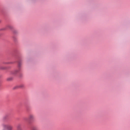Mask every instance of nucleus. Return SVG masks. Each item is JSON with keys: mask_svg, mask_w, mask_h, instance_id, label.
Wrapping results in <instances>:
<instances>
[{"mask_svg": "<svg viewBox=\"0 0 130 130\" xmlns=\"http://www.w3.org/2000/svg\"><path fill=\"white\" fill-rule=\"evenodd\" d=\"M5 128H6L7 130H11L12 129V127L9 125H4Z\"/></svg>", "mask_w": 130, "mask_h": 130, "instance_id": "nucleus-1", "label": "nucleus"}, {"mask_svg": "<svg viewBox=\"0 0 130 130\" xmlns=\"http://www.w3.org/2000/svg\"><path fill=\"white\" fill-rule=\"evenodd\" d=\"M21 65V62H19L18 63V67H19V70H17L16 71H15L16 72L14 73H16L17 72H18L20 70V68Z\"/></svg>", "mask_w": 130, "mask_h": 130, "instance_id": "nucleus-2", "label": "nucleus"}, {"mask_svg": "<svg viewBox=\"0 0 130 130\" xmlns=\"http://www.w3.org/2000/svg\"><path fill=\"white\" fill-rule=\"evenodd\" d=\"M34 118V116L32 114H30L29 116V118L30 120H33Z\"/></svg>", "mask_w": 130, "mask_h": 130, "instance_id": "nucleus-3", "label": "nucleus"}, {"mask_svg": "<svg viewBox=\"0 0 130 130\" xmlns=\"http://www.w3.org/2000/svg\"><path fill=\"white\" fill-rule=\"evenodd\" d=\"M31 130H38L37 127V126H31Z\"/></svg>", "mask_w": 130, "mask_h": 130, "instance_id": "nucleus-4", "label": "nucleus"}, {"mask_svg": "<svg viewBox=\"0 0 130 130\" xmlns=\"http://www.w3.org/2000/svg\"><path fill=\"white\" fill-rule=\"evenodd\" d=\"M17 130H22L21 128V126L20 125H18L17 127Z\"/></svg>", "mask_w": 130, "mask_h": 130, "instance_id": "nucleus-5", "label": "nucleus"}, {"mask_svg": "<svg viewBox=\"0 0 130 130\" xmlns=\"http://www.w3.org/2000/svg\"><path fill=\"white\" fill-rule=\"evenodd\" d=\"M12 79V78H8L7 79L8 81H10Z\"/></svg>", "mask_w": 130, "mask_h": 130, "instance_id": "nucleus-6", "label": "nucleus"}, {"mask_svg": "<svg viewBox=\"0 0 130 130\" xmlns=\"http://www.w3.org/2000/svg\"><path fill=\"white\" fill-rule=\"evenodd\" d=\"M24 87V86L23 85H21L19 86V87L21 88H23Z\"/></svg>", "mask_w": 130, "mask_h": 130, "instance_id": "nucleus-7", "label": "nucleus"}, {"mask_svg": "<svg viewBox=\"0 0 130 130\" xmlns=\"http://www.w3.org/2000/svg\"><path fill=\"white\" fill-rule=\"evenodd\" d=\"M13 62H7L6 63L7 64H13Z\"/></svg>", "mask_w": 130, "mask_h": 130, "instance_id": "nucleus-8", "label": "nucleus"}, {"mask_svg": "<svg viewBox=\"0 0 130 130\" xmlns=\"http://www.w3.org/2000/svg\"><path fill=\"white\" fill-rule=\"evenodd\" d=\"M8 27L9 28H10V29H11L12 28V27L10 26H9Z\"/></svg>", "mask_w": 130, "mask_h": 130, "instance_id": "nucleus-9", "label": "nucleus"}, {"mask_svg": "<svg viewBox=\"0 0 130 130\" xmlns=\"http://www.w3.org/2000/svg\"><path fill=\"white\" fill-rule=\"evenodd\" d=\"M1 21L0 20V23H1Z\"/></svg>", "mask_w": 130, "mask_h": 130, "instance_id": "nucleus-10", "label": "nucleus"}]
</instances>
